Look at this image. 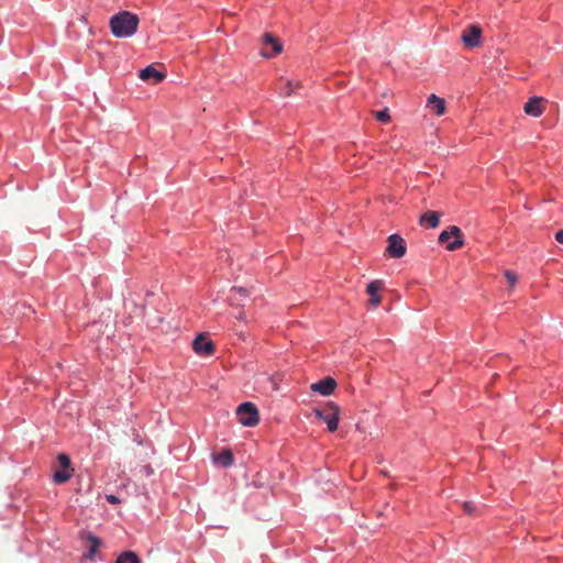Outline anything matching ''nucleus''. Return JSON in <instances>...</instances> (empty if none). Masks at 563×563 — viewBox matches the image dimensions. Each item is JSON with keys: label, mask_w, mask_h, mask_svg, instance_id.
Instances as JSON below:
<instances>
[{"label": "nucleus", "mask_w": 563, "mask_h": 563, "mask_svg": "<svg viewBox=\"0 0 563 563\" xmlns=\"http://www.w3.org/2000/svg\"><path fill=\"white\" fill-rule=\"evenodd\" d=\"M140 19L130 11H120L109 20V27L112 35L117 38L131 37L137 32Z\"/></svg>", "instance_id": "1"}, {"label": "nucleus", "mask_w": 563, "mask_h": 563, "mask_svg": "<svg viewBox=\"0 0 563 563\" xmlns=\"http://www.w3.org/2000/svg\"><path fill=\"white\" fill-rule=\"evenodd\" d=\"M314 416L327 423L328 430L334 432L338 430L340 421V407L329 401L322 408L313 410Z\"/></svg>", "instance_id": "2"}, {"label": "nucleus", "mask_w": 563, "mask_h": 563, "mask_svg": "<svg viewBox=\"0 0 563 563\" xmlns=\"http://www.w3.org/2000/svg\"><path fill=\"white\" fill-rule=\"evenodd\" d=\"M463 234L459 227L452 225L449 230H444L439 235V242L446 244V250L455 251L463 246Z\"/></svg>", "instance_id": "3"}, {"label": "nucleus", "mask_w": 563, "mask_h": 563, "mask_svg": "<svg viewBox=\"0 0 563 563\" xmlns=\"http://www.w3.org/2000/svg\"><path fill=\"white\" fill-rule=\"evenodd\" d=\"M236 416L240 423L246 427H254L258 423V410L252 402H243L236 408Z\"/></svg>", "instance_id": "4"}, {"label": "nucleus", "mask_w": 563, "mask_h": 563, "mask_svg": "<svg viewBox=\"0 0 563 563\" xmlns=\"http://www.w3.org/2000/svg\"><path fill=\"white\" fill-rule=\"evenodd\" d=\"M461 40L467 48H475L482 44V29L477 24L468 25L462 33Z\"/></svg>", "instance_id": "5"}, {"label": "nucleus", "mask_w": 563, "mask_h": 563, "mask_svg": "<svg viewBox=\"0 0 563 563\" xmlns=\"http://www.w3.org/2000/svg\"><path fill=\"white\" fill-rule=\"evenodd\" d=\"M405 240L399 234H391L387 239L386 253L391 258H401L406 254Z\"/></svg>", "instance_id": "6"}, {"label": "nucleus", "mask_w": 563, "mask_h": 563, "mask_svg": "<svg viewBox=\"0 0 563 563\" xmlns=\"http://www.w3.org/2000/svg\"><path fill=\"white\" fill-rule=\"evenodd\" d=\"M192 349L198 355H212L214 345L205 334H199L192 342Z\"/></svg>", "instance_id": "7"}, {"label": "nucleus", "mask_w": 563, "mask_h": 563, "mask_svg": "<svg viewBox=\"0 0 563 563\" xmlns=\"http://www.w3.org/2000/svg\"><path fill=\"white\" fill-rule=\"evenodd\" d=\"M263 45L272 47V51H267L266 48L262 49L261 55L266 58L276 56L283 49V46L279 43V41L269 33H265L263 35Z\"/></svg>", "instance_id": "8"}, {"label": "nucleus", "mask_w": 563, "mask_h": 563, "mask_svg": "<svg viewBox=\"0 0 563 563\" xmlns=\"http://www.w3.org/2000/svg\"><path fill=\"white\" fill-rule=\"evenodd\" d=\"M336 387V382L332 377H325L319 382L311 384L310 389L322 396H330Z\"/></svg>", "instance_id": "9"}, {"label": "nucleus", "mask_w": 563, "mask_h": 563, "mask_svg": "<svg viewBox=\"0 0 563 563\" xmlns=\"http://www.w3.org/2000/svg\"><path fill=\"white\" fill-rule=\"evenodd\" d=\"M543 101V98L537 96L529 98L523 107L525 113L534 118L541 117L544 112Z\"/></svg>", "instance_id": "10"}, {"label": "nucleus", "mask_w": 563, "mask_h": 563, "mask_svg": "<svg viewBox=\"0 0 563 563\" xmlns=\"http://www.w3.org/2000/svg\"><path fill=\"white\" fill-rule=\"evenodd\" d=\"M139 76L142 80L152 81V84H158L166 78V74L156 69L154 65L146 66Z\"/></svg>", "instance_id": "11"}, {"label": "nucleus", "mask_w": 563, "mask_h": 563, "mask_svg": "<svg viewBox=\"0 0 563 563\" xmlns=\"http://www.w3.org/2000/svg\"><path fill=\"white\" fill-rule=\"evenodd\" d=\"M382 288L383 282L378 279L371 282L366 287V291L371 296L369 303L374 307H377L382 301V297L378 295Z\"/></svg>", "instance_id": "12"}, {"label": "nucleus", "mask_w": 563, "mask_h": 563, "mask_svg": "<svg viewBox=\"0 0 563 563\" xmlns=\"http://www.w3.org/2000/svg\"><path fill=\"white\" fill-rule=\"evenodd\" d=\"M420 224L437 228L440 223V214L437 211H427L420 217Z\"/></svg>", "instance_id": "13"}, {"label": "nucleus", "mask_w": 563, "mask_h": 563, "mask_svg": "<svg viewBox=\"0 0 563 563\" xmlns=\"http://www.w3.org/2000/svg\"><path fill=\"white\" fill-rule=\"evenodd\" d=\"M213 462L222 467H229L233 463V454L230 450H222L219 454L213 455Z\"/></svg>", "instance_id": "14"}, {"label": "nucleus", "mask_w": 563, "mask_h": 563, "mask_svg": "<svg viewBox=\"0 0 563 563\" xmlns=\"http://www.w3.org/2000/svg\"><path fill=\"white\" fill-rule=\"evenodd\" d=\"M428 106L432 107V109L438 115H442L445 112V100L435 95L429 96Z\"/></svg>", "instance_id": "15"}, {"label": "nucleus", "mask_w": 563, "mask_h": 563, "mask_svg": "<svg viewBox=\"0 0 563 563\" xmlns=\"http://www.w3.org/2000/svg\"><path fill=\"white\" fill-rule=\"evenodd\" d=\"M87 541L89 542V547H88V552L86 554V558L89 560H93L98 549L101 545V540L97 536H95L92 533H88Z\"/></svg>", "instance_id": "16"}, {"label": "nucleus", "mask_w": 563, "mask_h": 563, "mask_svg": "<svg viewBox=\"0 0 563 563\" xmlns=\"http://www.w3.org/2000/svg\"><path fill=\"white\" fill-rule=\"evenodd\" d=\"M279 85V93L284 97H289L300 86L299 81L294 82L290 79H280Z\"/></svg>", "instance_id": "17"}, {"label": "nucleus", "mask_w": 563, "mask_h": 563, "mask_svg": "<svg viewBox=\"0 0 563 563\" xmlns=\"http://www.w3.org/2000/svg\"><path fill=\"white\" fill-rule=\"evenodd\" d=\"M249 292L243 287H233L231 289L230 300L232 305H240L242 297H247Z\"/></svg>", "instance_id": "18"}, {"label": "nucleus", "mask_w": 563, "mask_h": 563, "mask_svg": "<svg viewBox=\"0 0 563 563\" xmlns=\"http://www.w3.org/2000/svg\"><path fill=\"white\" fill-rule=\"evenodd\" d=\"M74 470H62L54 473V482L57 484H64L68 482L73 476Z\"/></svg>", "instance_id": "19"}, {"label": "nucleus", "mask_w": 563, "mask_h": 563, "mask_svg": "<svg viewBox=\"0 0 563 563\" xmlns=\"http://www.w3.org/2000/svg\"><path fill=\"white\" fill-rule=\"evenodd\" d=\"M115 563H141V560L134 552L126 551L118 556Z\"/></svg>", "instance_id": "20"}, {"label": "nucleus", "mask_w": 563, "mask_h": 563, "mask_svg": "<svg viewBox=\"0 0 563 563\" xmlns=\"http://www.w3.org/2000/svg\"><path fill=\"white\" fill-rule=\"evenodd\" d=\"M57 460H58V463H59V465L62 466L63 470H73L70 467V459H69V456L67 454L60 453L57 456Z\"/></svg>", "instance_id": "21"}, {"label": "nucleus", "mask_w": 563, "mask_h": 563, "mask_svg": "<svg viewBox=\"0 0 563 563\" xmlns=\"http://www.w3.org/2000/svg\"><path fill=\"white\" fill-rule=\"evenodd\" d=\"M505 278L507 279L510 288H514L518 282V275L512 271H506Z\"/></svg>", "instance_id": "22"}, {"label": "nucleus", "mask_w": 563, "mask_h": 563, "mask_svg": "<svg viewBox=\"0 0 563 563\" xmlns=\"http://www.w3.org/2000/svg\"><path fill=\"white\" fill-rule=\"evenodd\" d=\"M375 117H376V119L379 122H383V123H387L390 120V115H389L388 109H384V110L377 111Z\"/></svg>", "instance_id": "23"}, {"label": "nucleus", "mask_w": 563, "mask_h": 563, "mask_svg": "<svg viewBox=\"0 0 563 563\" xmlns=\"http://www.w3.org/2000/svg\"><path fill=\"white\" fill-rule=\"evenodd\" d=\"M462 507L468 516H474L476 514V507L473 501H464Z\"/></svg>", "instance_id": "24"}, {"label": "nucleus", "mask_w": 563, "mask_h": 563, "mask_svg": "<svg viewBox=\"0 0 563 563\" xmlns=\"http://www.w3.org/2000/svg\"><path fill=\"white\" fill-rule=\"evenodd\" d=\"M107 500L110 503V504H118L120 500L117 496L114 495H107Z\"/></svg>", "instance_id": "25"}, {"label": "nucleus", "mask_w": 563, "mask_h": 563, "mask_svg": "<svg viewBox=\"0 0 563 563\" xmlns=\"http://www.w3.org/2000/svg\"><path fill=\"white\" fill-rule=\"evenodd\" d=\"M555 240L560 243V244H563V230H560L555 233Z\"/></svg>", "instance_id": "26"}, {"label": "nucleus", "mask_w": 563, "mask_h": 563, "mask_svg": "<svg viewBox=\"0 0 563 563\" xmlns=\"http://www.w3.org/2000/svg\"><path fill=\"white\" fill-rule=\"evenodd\" d=\"M236 318L241 321H245V314L243 311L239 312V314L236 316Z\"/></svg>", "instance_id": "27"}, {"label": "nucleus", "mask_w": 563, "mask_h": 563, "mask_svg": "<svg viewBox=\"0 0 563 563\" xmlns=\"http://www.w3.org/2000/svg\"><path fill=\"white\" fill-rule=\"evenodd\" d=\"M272 383H273V388L277 389V385H276V383L273 379H272Z\"/></svg>", "instance_id": "28"}]
</instances>
